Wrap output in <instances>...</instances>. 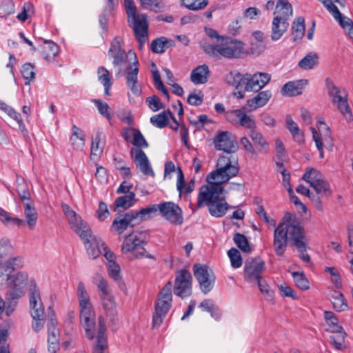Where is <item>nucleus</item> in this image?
Wrapping results in <instances>:
<instances>
[{
	"label": "nucleus",
	"instance_id": "c85d7f7f",
	"mask_svg": "<svg viewBox=\"0 0 353 353\" xmlns=\"http://www.w3.org/2000/svg\"><path fill=\"white\" fill-rule=\"evenodd\" d=\"M56 326L57 321L51 319L50 321L48 323V342L50 353H57L59 350V333Z\"/></svg>",
	"mask_w": 353,
	"mask_h": 353
},
{
	"label": "nucleus",
	"instance_id": "20e7f679",
	"mask_svg": "<svg viewBox=\"0 0 353 353\" xmlns=\"http://www.w3.org/2000/svg\"><path fill=\"white\" fill-rule=\"evenodd\" d=\"M203 50L210 57L228 59H237L245 53L244 43L239 40L230 37H224L219 40V43H211L208 39L200 42Z\"/></svg>",
	"mask_w": 353,
	"mask_h": 353
},
{
	"label": "nucleus",
	"instance_id": "a19ab883",
	"mask_svg": "<svg viewBox=\"0 0 353 353\" xmlns=\"http://www.w3.org/2000/svg\"><path fill=\"white\" fill-rule=\"evenodd\" d=\"M286 126L294 141L299 144L304 143V133L299 129L298 124L290 117H288L286 119Z\"/></svg>",
	"mask_w": 353,
	"mask_h": 353
},
{
	"label": "nucleus",
	"instance_id": "393cba45",
	"mask_svg": "<svg viewBox=\"0 0 353 353\" xmlns=\"http://www.w3.org/2000/svg\"><path fill=\"white\" fill-rule=\"evenodd\" d=\"M228 170L231 175H237L239 172L238 161L232 155H221L217 161L216 168L214 171L224 172Z\"/></svg>",
	"mask_w": 353,
	"mask_h": 353
},
{
	"label": "nucleus",
	"instance_id": "37998d69",
	"mask_svg": "<svg viewBox=\"0 0 353 353\" xmlns=\"http://www.w3.org/2000/svg\"><path fill=\"white\" fill-rule=\"evenodd\" d=\"M41 48L43 57L47 61L54 59L59 52V46L52 41L46 40Z\"/></svg>",
	"mask_w": 353,
	"mask_h": 353
},
{
	"label": "nucleus",
	"instance_id": "7c9ffc66",
	"mask_svg": "<svg viewBox=\"0 0 353 353\" xmlns=\"http://www.w3.org/2000/svg\"><path fill=\"white\" fill-rule=\"evenodd\" d=\"M103 308L104 309L107 317L110 321L116 324L117 322V311L115 300L113 294L99 298Z\"/></svg>",
	"mask_w": 353,
	"mask_h": 353
},
{
	"label": "nucleus",
	"instance_id": "e433bc0d",
	"mask_svg": "<svg viewBox=\"0 0 353 353\" xmlns=\"http://www.w3.org/2000/svg\"><path fill=\"white\" fill-rule=\"evenodd\" d=\"M77 296L80 309L93 307L90 295L85 288V284L82 281H79L77 284Z\"/></svg>",
	"mask_w": 353,
	"mask_h": 353
},
{
	"label": "nucleus",
	"instance_id": "338daca9",
	"mask_svg": "<svg viewBox=\"0 0 353 353\" xmlns=\"http://www.w3.org/2000/svg\"><path fill=\"white\" fill-rule=\"evenodd\" d=\"M14 3L12 0H3L0 5V17L10 16L14 12Z\"/></svg>",
	"mask_w": 353,
	"mask_h": 353
},
{
	"label": "nucleus",
	"instance_id": "69168bd1",
	"mask_svg": "<svg viewBox=\"0 0 353 353\" xmlns=\"http://www.w3.org/2000/svg\"><path fill=\"white\" fill-rule=\"evenodd\" d=\"M21 72L23 77L26 81V84H30L35 78L34 68L30 63L23 64Z\"/></svg>",
	"mask_w": 353,
	"mask_h": 353
},
{
	"label": "nucleus",
	"instance_id": "5fc2aeb1",
	"mask_svg": "<svg viewBox=\"0 0 353 353\" xmlns=\"http://www.w3.org/2000/svg\"><path fill=\"white\" fill-rule=\"evenodd\" d=\"M321 2L327 10L332 14L333 17L339 19L341 14L338 8L333 3V2L337 3L341 6H345L344 0H319Z\"/></svg>",
	"mask_w": 353,
	"mask_h": 353
},
{
	"label": "nucleus",
	"instance_id": "13d9d810",
	"mask_svg": "<svg viewBox=\"0 0 353 353\" xmlns=\"http://www.w3.org/2000/svg\"><path fill=\"white\" fill-rule=\"evenodd\" d=\"M334 333V335H332L330 337L332 347L337 350L345 349V338L346 333L343 330Z\"/></svg>",
	"mask_w": 353,
	"mask_h": 353
},
{
	"label": "nucleus",
	"instance_id": "de8ad7c7",
	"mask_svg": "<svg viewBox=\"0 0 353 353\" xmlns=\"http://www.w3.org/2000/svg\"><path fill=\"white\" fill-rule=\"evenodd\" d=\"M0 108L5 111L11 118L14 119L19 124L20 131L24 132L26 131L25 124L21 117V114L15 111L12 107L9 106L4 102L0 101Z\"/></svg>",
	"mask_w": 353,
	"mask_h": 353
},
{
	"label": "nucleus",
	"instance_id": "0eeeda50",
	"mask_svg": "<svg viewBox=\"0 0 353 353\" xmlns=\"http://www.w3.org/2000/svg\"><path fill=\"white\" fill-rule=\"evenodd\" d=\"M172 281H168L159 292V299L155 305V311L152 316L153 328L159 327L161 325L163 319L171 307L172 301Z\"/></svg>",
	"mask_w": 353,
	"mask_h": 353
},
{
	"label": "nucleus",
	"instance_id": "4468645a",
	"mask_svg": "<svg viewBox=\"0 0 353 353\" xmlns=\"http://www.w3.org/2000/svg\"><path fill=\"white\" fill-rule=\"evenodd\" d=\"M128 22L130 23L134 35L139 41V48L142 49L148 38L147 17L145 14L137 13L128 17Z\"/></svg>",
	"mask_w": 353,
	"mask_h": 353
},
{
	"label": "nucleus",
	"instance_id": "bf43d9fd",
	"mask_svg": "<svg viewBox=\"0 0 353 353\" xmlns=\"http://www.w3.org/2000/svg\"><path fill=\"white\" fill-rule=\"evenodd\" d=\"M13 252V247L8 239L3 238L0 240V265H4L3 259Z\"/></svg>",
	"mask_w": 353,
	"mask_h": 353
},
{
	"label": "nucleus",
	"instance_id": "09e8293b",
	"mask_svg": "<svg viewBox=\"0 0 353 353\" xmlns=\"http://www.w3.org/2000/svg\"><path fill=\"white\" fill-rule=\"evenodd\" d=\"M305 19L303 17L296 18L292 26L293 41L301 39L305 34Z\"/></svg>",
	"mask_w": 353,
	"mask_h": 353
},
{
	"label": "nucleus",
	"instance_id": "f3484780",
	"mask_svg": "<svg viewBox=\"0 0 353 353\" xmlns=\"http://www.w3.org/2000/svg\"><path fill=\"white\" fill-rule=\"evenodd\" d=\"M265 269V264L261 259H248L244 265V278L248 281L255 283L261 280Z\"/></svg>",
	"mask_w": 353,
	"mask_h": 353
},
{
	"label": "nucleus",
	"instance_id": "cd10ccee",
	"mask_svg": "<svg viewBox=\"0 0 353 353\" xmlns=\"http://www.w3.org/2000/svg\"><path fill=\"white\" fill-rule=\"evenodd\" d=\"M243 79L244 74H242L236 70L230 71L226 74L224 77V81L228 85L233 86L238 90V97L239 98H243L244 97V84H243Z\"/></svg>",
	"mask_w": 353,
	"mask_h": 353
},
{
	"label": "nucleus",
	"instance_id": "39448f33",
	"mask_svg": "<svg viewBox=\"0 0 353 353\" xmlns=\"http://www.w3.org/2000/svg\"><path fill=\"white\" fill-rule=\"evenodd\" d=\"M223 192L224 189L219 188L218 185L211 188L202 185L198 194L197 208H199L205 204L212 216H223L229 208L228 204L223 202L225 199Z\"/></svg>",
	"mask_w": 353,
	"mask_h": 353
},
{
	"label": "nucleus",
	"instance_id": "ddd939ff",
	"mask_svg": "<svg viewBox=\"0 0 353 353\" xmlns=\"http://www.w3.org/2000/svg\"><path fill=\"white\" fill-rule=\"evenodd\" d=\"M61 208L72 230L77 233L81 239L88 236L92 230L87 223L83 221L81 217L78 215L69 205L62 203Z\"/></svg>",
	"mask_w": 353,
	"mask_h": 353
},
{
	"label": "nucleus",
	"instance_id": "4be33fe9",
	"mask_svg": "<svg viewBox=\"0 0 353 353\" xmlns=\"http://www.w3.org/2000/svg\"><path fill=\"white\" fill-rule=\"evenodd\" d=\"M136 224H137V222L132 212H129L117 217L112 223L110 230L121 235L128 228H133Z\"/></svg>",
	"mask_w": 353,
	"mask_h": 353
},
{
	"label": "nucleus",
	"instance_id": "f704fd0d",
	"mask_svg": "<svg viewBox=\"0 0 353 353\" xmlns=\"http://www.w3.org/2000/svg\"><path fill=\"white\" fill-rule=\"evenodd\" d=\"M24 206L25 222L30 230L34 229L38 220V214L37 210L31 201L23 203Z\"/></svg>",
	"mask_w": 353,
	"mask_h": 353
},
{
	"label": "nucleus",
	"instance_id": "8fccbe9b",
	"mask_svg": "<svg viewBox=\"0 0 353 353\" xmlns=\"http://www.w3.org/2000/svg\"><path fill=\"white\" fill-rule=\"evenodd\" d=\"M172 112L168 110L155 114L150 118L151 123L157 128H163L168 125V120L172 116Z\"/></svg>",
	"mask_w": 353,
	"mask_h": 353
},
{
	"label": "nucleus",
	"instance_id": "9d476101",
	"mask_svg": "<svg viewBox=\"0 0 353 353\" xmlns=\"http://www.w3.org/2000/svg\"><path fill=\"white\" fill-rule=\"evenodd\" d=\"M193 272L201 292L207 294L214 288L216 280L212 270L206 265L196 263L193 266Z\"/></svg>",
	"mask_w": 353,
	"mask_h": 353
},
{
	"label": "nucleus",
	"instance_id": "79ce46f5",
	"mask_svg": "<svg viewBox=\"0 0 353 353\" xmlns=\"http://www.w3.org/2000/svg\"><path fill=\"white\" fill-rule=\"evenodd\" d=\"M330 298L336 312H343L348 309L347 303L341 292L333 290L331 292Z\"/></svg>",
	"mask_w": 353,
	"mask_h": 353
},
{
	"label": "nucleus",
	"instance_id": "72a5a7b5",
	"mask_svg": "<svg viewBox=\"0 0 353 353\" xmlns=\"http://www.w3.org/2000/svg\"><path fill=\"white\" fill-rule=\"evenodd\" d=\"M210 77V70L207 65L203 64L194 68L190 74L191 81L196 84L205 83Z\"/></svg>",
	"mask_w": 353,
	"mask_h": 353
},
{
	"label": "nucleus",
	"instance_id": "6ab92c4d",
	"mask_svg": "<svg viewBox=\"0 0 353 353\" xmlns=\"http://www.w3.org/2000/svg\"><path fill=\"white\" fill-rule=\"evenodd\" d=\"M80 323L85 330L86 337L92 340L96 334V314L93 307L80 309Z\"/></svg>",
	"mask_w": 353,
	"mask_h": 353
},
{
	"label": "nucleus",
	"instance_id": "c756f323",
	"mask_svg": "<svg viewBox=\"0 0 353 353\" xmlns=\"http://www.w3.org/2000/svg\"><path fill=\"white\" fill-rule=\"evenodd\" d=\"M236 175H231L228 170H225L224 172L221 171H212L207 176L208 184L204 185L207 187H213L218 185L219 188H223L221 185L222 183L228 182L231 178Z\"/></svg>",
	"mask_w": 353,
	"mask_h": 353
},
{
	"label": "nucleus",
	"instance_id": "5701e85b",
	"mask_svg": "<svg viewBox=\"0 0 353 353\" xmlns=\"http://www.w3.org/2000/svg\"><path fill=\"white\" fill-rule=\"evenodd\" d=\"M86 249L87 253L89 256L94 259L97 258L101 254L102 249L105 250L106 247L102 240L92 234L90 232L88 236L81 239Z\"/></svg>",
	"mask_w": 353,
	"mask_h": 353
},
{
	"label": "nucleus",
	"instance_id": "7ed1b4c3",
	"mask_svg": "<svg viewBox=\"0 0 353 353\" xmlns=\"http://www.w3.org/2000/svg\"><path fill=\"white\" fill-rule=\"evenodd\" d=\"M226 119L233 125H238L249 130L248 136L253 142L256 150L260 153H267L269 150V143L263 134L257 130L254 119L248 115L245 108L228 110Z\"/></svg>",
	"mask_w": 353,
	"mask_h": 353
},
{
	"label": "nucleus",
	"instance_id": "4c0bfd02",
	"mask_svg": "<svg viewBox=\"0 0 353 353\" xmlns=\"http://www.w3.org/2000/svg\"><path fill=\"white\" fill-rule=\"evenodd\" d=\"M274 14L288 21L293 14L292 6L288 0H278Z\"/></svg>",
	"mask_w": 353,
	"mask_h": 353
},
{
	"label": "nucleus",
	"instance_id": "603ef678",
	"mask_svg": "<svg viewBox=\"0 0 353 353\" xmlns=\"http://www.w3.org/2000/svg\"><path fill=\"white\" fill-rule=\"evenodd\" d=\"M28 296L30 305L35 306V305H39L41 306V303H43L41 301L39 289L34 281H31L30 282Z\"/></svg>",
	"mask_w": 353,
	"mask_h": 353
},
{
	"label": "nucleus",
	"instance_id": "1a4fd4ad",
	"mask_svg": "<svg viewBox=\"0 0 353 353\" xmlns=\"http://www.w3.org/2000/svg\"><path fill=\"white\" fill-rule=\"evenodd\" d=\"M28 276L26 272H17L7 278V296L10 299L17 301L25 293Z\"/></svg>",
	"mask_w": 353,
	"mask_h": 353
},
{
	"label": "nucleus",
	"instance_id": "3c124183",
	"mask_svg": "<svg viewBox=\"0 0 353 353\" xmlns=\"http://www.w3.org/2000/svg\"><path fill=\"white\" fill-rule=\"evenodd\" d=\"M324 319L329 325L331 332H339L343 330L342 326L339 325V321L336 315L331 311L324 312Z\"/></svg>",
	"mask_w": 353,
	"mask_h": 353
},
{
	"label": "nucleus",
	"instance_id": "58836bf2",
	"mask_svg": "<svg viewBox=\"0 0 353 353\" xmlns=\"http://www.w3.org/2000/svg\"><path fill=\"white\" fill-rule=\"evenodd\" d=\"M16 190L23 203L31 201L30 193L28 184L25 179L19 175H17L16 177Z\"/></svg>",
	"mask_w": 353,
	"mask_h": 353
},
{
	"label": "nucleus",
	"instance_id": "c9c22d12",
	"mask_svg": "<svg viewBox=\"0 0 353 353\" xmlns=\"http://www.w3.org/2000/svg\"><path fill=\"white\" fill-rule=\"evenodd\" d=\"M92 281L97 287L99 298L112 294L108 282L100 274L96 273L92 277Z\"/></svg>",
	"mask_w": 353,
	"mask_h": 353
},
{
	"label": "nucleus",
	"instance_id": "a211bd4d",
	"mask_svg": "<svg viewBox=\"0 0 353 353\" xmlns=\"http://www.w3.org/2000/svg\"><path fill=\"white\" fill-rule=\"evenodd\" d=\"M214 143L216 150H222L228 154L234 152L238 148L235 137L228 131L219 132L214 139Z\"/></svg>",
	"mask_w": 353,
	"mask_h": 353
},
{
	"label": "nucleus",
	"instance_id": "bb28decb",
	"mask_svg": "<svg viewBox=\"0 0 353 353\" xmlns=\"http://www.w3.org/2000/svg\"><path fill=\"white\" fill-rule=\"evenodd\" d=\"M289 28V22L281 17H274L271 26L270 37L273 41L279 40Z\"/></svg>",
	"mask_w": 353,
	"mask_h": 353
},
{
	"label": "nucleus",
	"instance_id": "4d7b16f0",
	"mask_svg": "<svg viewBox=\"0 0 353 353\" xmlns=\"http://www.w3.org/2000/svg\"><path fill=\"white\" fill-rule=\"evenodd\" d=\"M101 132H97L91 143L90 158L93 160L99 158L103 152V145H101Z\"/></svg>",
	"mask_w": 353,
	"mask_h": 353
},
{
	"label": "nucleus",
	"instance_id": "423d86ee",
	"mask_svg": "<svg viewBox=\"0 0 353 353\" xmlns=\"http://www.w3.org/2000/svg\"><path fill=\"white\" fill-rule=\"evenodd\" d=\"M145 244V234L134 231L125 236L121 245V252L123 254L132 253L135 259L145 257L155 259V257L144 248Z\"/></svg>",
	"mask_w": 353,
	"mask_h": 353
},
{
	"label": "nucleus",
	"instance_id": "aec40b11",
	"mask_svg": "<svg viewBox=\"0 0 353 353\" xmlns=\"http://www.w3.org/2000/svg\"><path fill=\"white\" fill-rule=\"evenodd\" d=\"M130 155L137 168L145 175L154 176L149 159L143 150L140 148H132Z\"/></svg>",
	"mask_w": 353,
	"mask_h": 353
},
{
	"label": "nucleus",
	"instance_id": "f8f14e48",
	"mask_svg": "<svg viewBox=\"0 0 353 353\" xmlns=\"http://www.w3.org/2000/svg\"><path fill=\"white\" fill-rule=\"evenodd\" d=\"M192 276L186 269H181L176 272L174 286V294L185 299L192 294Z\"/></svg>",
	"mask_w": 353,
	"mask_h": 353
},
{
	"label": "nucleus",
	"instance_id": "dca6fc26",
	"mask_svg": "<svg viewBox=\"0 0 353 353\" xmlns=\"http://www.w3.org/2000/svg\"><path fill=\"white\" fill-rule=\"evenodd\" d=\"M271 79V76L268 73L257 72L254 74H244L243 92H257L261 90Z\"/></svg>",
	"mask_w": 353,
	"mask_h": 353
},
{
	"label": "nucleus",
	"instance_id": "f03ea898",
	"mask_svg": "<svg viewBox=\"0 0 353 353\" xmlns=\"http://www.w3.org/2000/svg\"><path fill=\"white\" fill-rule=\"evenodd\" d=\"M123 46V39L119 36L115 37L111 41L108 55L112 59L114 66L119 68L117 75H119L122 72L121 67L126 65L127 85L134 95L139 96L141 94V90L137 85V76L139 70V61L135 53L131 50L126 52Z\"/></svg>",
	"mask_w": 353,
	"mask_h": 353
},
{
	"label": "nucleus",
	"instance_id": "6e6d98bb",
	"mask_svg": "<svg viewBox=\"0 0 353 353\" xmlns=\"http://www.w3.org/2000/svg\"><path fill=\"white\" fill-rule=\"evenodd\" d=\"M17 302L10 299L7 296V301H5L0 296V317L5 312L7 316H10L14 311Z\"/></svg>",
	"mask_w": 353,
	"mask_h": 353
},
{
	"label": "nucleus",
	"instance_id": "f257e3e1",
	"mask_svg": "<svg viewBox=\"0 0 353 353\" xmlns=\"http://www.w3.org/2000/svg\"><path fill=\"white\" fill-rule=\"evenodd\" d=\"M304 229L296 219L295 215L287 212L284 220L280 223L274 232L273 247L277 256H283L288 245V240L293 241V245L300 253V258L305 263L310 261V256L306 253Z\"/></svg>",
	"mask_w": 353,
	"mask_h": 353
},
{
	"label": "nucleus",
	"instance_id": "b1692460",
	"mask_svg": "<svg viewBox=\"0 0 353 353\" xmlns=\"http://www.w3.org/2000/svg\"><path fill=\"white\" fill-rule=\"evenodd\" d=\"M228 170L231 175H237L239 172L238 161L232 155H221L217 161L216 168L214 171L224 172Z\"/></svg>",
	"mask_w": 353,
	"mask_h": 353
},
{
	"label": "nucleus",
	"instance_id": "774afa93",
	"mask_svg": "<svg viewBox=\"0 0 353 353\" xmlns=\"http://www.w3.org/2000/svg\"><path fill=\"white\" fill-rule=\"evenodd\" d=\"M292 276L296 285L299 288L303 290H306L310 288L309 282L303 272H292Z\"/></svg>",
	"mask_w": 353,
	"mask_h": 353
},
{
	"label": "nucleus",
	"instance_id": "864d4df0",
	"mask_svg": "<svg viewBox=\"0 0 353 353\" xmlns=\"http://www.w3.org/2000/svg\"><path fill=\"white\" fill-rule=\"evenodd\" d=\"M321 2L327 10L332 14L333 17L339 19L341 14L338 8L333 3V2L337 3L341 6H345L344 0H319Z\"/></svg>",
	"mask_w": 353,
	"mask_h": 353
},
{
	"label": "nucleus",
	"instance_id": "412c9836",
	"mask_svg": "<svg viewBox=\"0 0 353 353\" xmlns=\"http://www.w3.org/2000/svg\"><path fill=\"white\" fill-rule=\"evenodd\" d=\"M130 155L137 168L145 175L154 176L149 159L143 150L140 148H132Z\"/></svg>",
	"mask_w": 353,
	"mask_h": 353
},
{
	"label": "nucleus",
	"instance_id": "c03bdc74",
	"mask_svg": "<svg viewBox=\"0 0 353 353\" xmlns=\"http://www.w3.org/2000/svg\"><path fill=\"white\" fill-rule=\"evenodd\" d=\"M159 211V204H153L145 208H142L139 212H132L137 223L151 218Z\"/></svg>",
	"mask_w": 353,
	"mask_h": 353
},
{
	"label": "nucleus",
	"instance_id": "052dcab7",
	"mask_svg": "<svg viewBox=\"0 0 353 353\" xmlns=\"http://www.w3.org/2000/svg\"><path fill=\"white\" fill-rule=\"evenodd\" d=\"M0 221L3 223L12 222L17 227L21 228L25 226L26 222L23 219L17 217H12L10 214L0 207Z\"/></svg>",
	"mask_w": 353,
	"mask_h": 353
},
{
	"label": "nucleus",
	"instance_id": "0e129e2a",
	"mask_svg": "<svg viewBox=\"0 0 353 353\" xmlns=\"http://www.w3.org/2000/svg\"><path fill=\"white\" fill-rule=\"evenodd\" d=\"M168 39L165 37H161L152 41L151 43V50L153 52L161 54L165 51L168 48Z\"/></svg>",
	"mask_w": 353,
	"mask_h": 353
},
{
	"label": "nucleus",
	"instance_id": "49530a36",
	"mask_svg": "<svg viewBox=\"0 0 353 353\" xmlns=\"http://www.w3.org/2000/svg\"><path fill=\"white\" fill-rule=\"evenodd\" d=\"M136 201L135 194L134 192H129V194L116 199L114 203V210L120 208L128 209L132 207Z\"/></svg>",
	"mask_w": 353,
	"mask_h": 353
},
{
	"label": "nucleus",
	"instance_id": "e2e57ef3",
	"mask_svg": "<svg viewBox=\"0 0 353 353\" xmlns=\"http://www.w3.org/2000/svg\"><path fill=\"white\" fill-rule=\"evenodd\" d=\"M133 132V139L131 143L136 147L135 148H148L149 145L139 130L132 128Z\"/></svg>",
	"mask_w": 353,
	"mask_h": 353
},
{
	"label": "nucleus",
	"instance_id": "ea45409f",
	"mask_svg": "<svg viewBox=\"0 0 353 353\" xmlns=\"http://www.w3.org/2000/svg\"><path fill=\"white\" fill-rule=\"evenodd\" d=\"M176 189L181 195L182 192L190 193L194 189V179H191L185 185L184 174L180 168L177 169Z\"/></svg>",
	"mask_w": 353,
	"mask_h": 353
},
{
	"label": "nucleus",
	"instance_id": "2eb2a0df",
	"mask_svg": "<svg viewBox=\"0 0 353 353\" xmlns=\"http://www.w3.org/2000/svg\"><path fill=\"white\" fill-rule=\"evenodd\" d=\"M159 212L171 224L180 225L183 222L182 210L174 202L165 201L159 203Z\"/></svg>",
	"mask_w": 353,
	"mask_h": 353
},
{
	"label": "nucleus",
	"instance_id": "473e14b6",
	"mask_svg": "<svg viewBox=\"0 0 353 353\" xmlns=\"http://www.w3.org/2000/svg\"><path fill=\"white\" fill-rule=\"evenodd\" d=\"M272 97V92L270 90H265L259 92L256 96L247 101V105L250 110H255L263 107Z\"/></svg>",
	"mask_w": 353,
	"mask_h": 353
},
{
	"label": "nucleus",
	"instance_id": "2f4dec72",
	"mask_svg": "<svg viewBox=\"0 0 353 353\" xmlns=\"http://www.w3.org/2000/svg\"><path fill=\"white\" fill-rule=\"evenodd\" d=\"M307 83V80L289 81L284 84L281 89V92L283 95L288 97L299 95L302 93V91Z\"/></svg>",
	"mask_w": 353,
	"mask_h": 353
},
{
	"label": "nucleus",
	"instance_id": "a878e982",
	"mask_svg": "<svg viewBox=\"0 0 353 353\" xmlns=\"http://www.w3.org/2000/svg\"><path fill=\"white\" fill-rule=\"evenodd\" d=\"M93 353H108L106 326L101 316L99 318L97 342L94 346Z\"/></svg>",
	"mask_w": 353,
	"mask_h": 353
},
{
	"label": "nucleus",
	"instance_id": "9b49d317",
	"mask_svg": "<svg viewBox=\"0 0 353 353\" xmlns=\"http://www.w3.org/2000/svg\"><path fill=\"white\" fill-rule=\"evenodd\" d=\"M302 179L308 183L317 194H323L325 196L331 195L330 184L317 170L312 168H307L303 175Z\"/></svg>",
	"mask_w": 353,
	"mask_h": 353
},
{
	"label": "nucleus",
	"instance_id": "6e6552de",
	"mask_svg": "<svg viewBox=\"0 0 353 353\" xmlns=\"http://www.w3.org/2000/svg\"><path fill=\"white\" fill-rule=\"evenodd\" d=\"M325 83L328 96L333 105L345 117L348 121H352L353 115L347 102V95L345 94L343 95L339 88L330 78H326Z\"/></svg>",
	"mask_w": 353,
	"mask_h": 353
},
{
	"label": "nucleus",
	"instance_id": "a18cd8bd",
	"mask_svg": "<svg viewBox=\"0 0 353 353\" xmlns=\"http://www.w3.org/2000/svg\"><path fill=\"white\" fill-rule=\"evenodd\" d=\"M319 65V56L317 53L312 52L301 59L298 65L303 70H312Z\"/></svg>",
	"mask_w": 353,
	"mask_h": 353
},
{
	"label": "nucleus",
	"instance_id": "680f3d73",
	"mask_svg": "<svg viewBox=\"0 0 353 353\" xmlns=\"http://www.w3.org/2000/svg\"><path fill=\"white\" fill-rule=\"evenodd\" d=\"M233 240L236 246L243 252L249 253L251 252V248L246 236L241 233H236L234 235Z\"/></svg>",
	"mask_w": 353,
	"mask_h": 353
}]
</instances>
